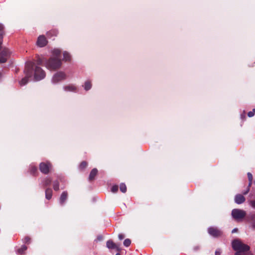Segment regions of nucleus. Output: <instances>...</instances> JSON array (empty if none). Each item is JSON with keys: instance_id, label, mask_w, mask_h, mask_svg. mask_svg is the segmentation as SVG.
Listing matches in <instances>:
<instances>
[{"instance_id": "e433bc0d", "label": "nucleus", "mask_w": 255, "mask_h": 255, "mask_svg": "<svg viewBox=\"0 0 255 255\" xmlns=\"http://www.w3.org/2000/svg\"><path fill=\"white\" fill-rule=\"evenodd\" d=\"M250 190L249 187H248L247 190L243 192V194L244 195H247L249 192Z\"/></svg>"}, {"instance_id": "b1692460", "label": "nucleus", "mask_w": 255, "mask_h": 255, "mask_svg": "<svg viewBox=\"0 0 255 255\" xmlns=\"http://www.w3.org/2000/svg\"><path fill=\"white\" fill-rule=\"evenodd\" d=\"M53 187L55 191H58L59 189V183L58 180H55L53 182Z\"/></svg>"}, {"instance_id": "37998d69", "label": "nucleus", "mask_w": 255, "mask_h": 255, "mask_svg": "<svg viewBox=\"0 0 255 255\" xmlns=\"http://www.w3.org/2000/svg\"><path fill=\"white\" fill-rule=\"evenodd\" d=\"M252 184V181H249L248 187H249L250 188V186H251Z\"/></svg>"}, {"instance_id": "6e6552de", "label": "nucleus", "mask_w": 255, "mask_h": 255, "mask_svg": "<svg viewBox=\"0 0 255 255\" xmlns=\"http://www.w3.org/2000/svg\"><path fill=\"white\" fill-rule=\"evenodd\" d=\"M208 233L214 238H218L222 235V232L221 230L216 227H211L208 229Z\"/></svg>"}, {"instance_id": "f704fd0d", "label": "nucleus", "mask_w": 255, "mask_h": 255, "mask_svg": "<svg viewBox=\"0 0 255 255\" xmlns=\"http://www.w3.org/2000/svg\"><path fill=\"white\" fill-rule=\"evenodd\" d=\"M2 33L0 34V50H1V49L2 48L1 47L2 42H3V37H2Z\"/></svg>"}, {"instance_id": "a878e982", "label": "nucleus", "mask_w": 255, "mask_h": 255, "mask_svg": "<svg viewBox=\"0 0 255 255\" xmlns=\"http://www.w3.org/2000/svg\"><path fill=\"white\" fill-rule=\"evenodd\" d=\"M120 189L121 192L125 193L127 191V186L125 184L121 183L120 185Z\"/></svg>"}, {"instance_id": "9d476101", "label": "nucleus", "mask_w": 255, "mask_h": 255, "mask_svg": "<svg viewBox=\"0 0 255 255\" xmlns=\"http://www.w3.org/2000/svg\"><path fill=\"white\" fill-rule=\"evenodd\" d=\"M47 42L48 41L45 36L41 35L38 37L36 43L39 47H42L46 45Z\"/></svg>"}, {"instance_id": "ddd939ff", "label": "nucleus", "mask_w": 255, "mask_h": 255, "mask_svg": "<svg viewBox=\"0 0 255 255\" xmlns=\"http://www.w3.org/2000/svg\"><path fill=\"white\" fill-rule=\"evenodd\" d=\"M58 33V30L56 29H52L46 33V36L49 38H51L53 37L57 36Z\"/></svg>"}, {"instance_id": "423d86ee", "label": "nucleus", "mask_w": 255, "mask_h": 255, "mask_svg": "<svg viewBox=\"0 0 255 255\" xmlns=\"http://www.w3.org/2000/svg\"><path fill=\"white\" fill-rule=\"evenodd\" d=\"M11 51L6 47H2L0 51V63H4L10 58Z\"/></svg>"}, {"instance_id": "a211bd4d", "label": "nucleus", "mask_w": 255, "mask_h": 255, "mask_svg": "<svg viewBox=\"0 0 255 255\" xmlns=\"http://www.w3.org/2000/svg\"><path fill=\"white\" fill-rule=\"evenodd\" d=\"M27 248L26 246L23 245L20 248L18 249L17 251V254L19 255L24 254L25 251L27 250Z\"/></svg>"}, {"instance_id": "2f4dec72", "label": "nucleus", "mask_w": 255, "mask_h": 255, "mask_svg": "<svg viewBox=\"0 0 255 255\" xmlns=\"http://www.w3.org/2000/svg\"><path fill=\"white\" fill-rule=\"evenodd\" d=\"M250 205L254 209H255V200H251L249 201Z\"/></svg>"}, {"instance_id": "412c9836", "label": "nucleus", "mask_w": 255, "mask_h": 255, "mask_svg": "<svg viewBox=\"0 0 255 255\" xmlns=\"http://www.w3.org/2000/svg\"><path fill=\"white\" fill-rule=\"evenodd\" d=\"M84 89L85 90L88 91L91 88L92 83L89 80H87L85 82L84 84Z\"/></svg>"}, {"instance_id": "c756f323", "label": "nucleus", "mask_w": 255, "mask_h": 255, "mask_svg": "<svg viewBox=\"0 0 255 255\" xmlns=\"http://www.w3.org/2000/svg\"><path fill=\"white\" fill-rule=\"evenodd\" d=\"M119 189L118 186L114 185L111 188V191L113 193H116L118 191Z\"/></svg>"}, {"instance_id": "f03ea898", "label": "nucleus", "mask_w": 255, "mask_h": 255, "mask_svg": "<svg viewBox=\"0 0 255 255\" xmlns=\"http://www.w3.org/2000/svg\"><path fill=\"white\" fill-rule=\"evenodd\" d=\"M233 249L237 251L235 255H242V253L249 251L250 247L238 240H235L232 243Z\"/></svg>"}, {"instance_id": "6ab92c4d", "label": "nucleus", "mask_w": 255, "mask_h": 255, "mask_svg": "<svg viewBox=\"0 0 255 255\" xmlns=\"http://www.w3.org/2000/svg\"><path fill=\"white\" fill-rule=\"evenodd\" d=\"M53 55L55 56L54 58L60 59L61 51L59 49H54L52 51Z\"/></svg>"}, {"instance_id": "2eb2a0df", "label": "nucleus", "mask_w": 255, "mask_h": 255, "mask_svg": "<svg viewBox=\"0 0 255 255\" xmlns=\"http://www.w3.org/2000/svg\"><path fill=\"white\" fill-rule=\"evenodd\" d=\"M68 197V193L67 191H64L61 194L60 199L59 202L60 204L63 205L66 200H67Z\"/></svg>"}, {"instance_id": "f257e3e1", "label": "nucleus", "mask_w": 255, "mask_h": 255, "mask_svg": "<svg viewBox=\"0 0 255 255\" xmlns=\"http://www.w3.org/2000/svg\"><path fill=\"white\" fill-rule=\"evenodd\" d=\"M34 66V62L32 61H28L26 63L24 72L25 74V77L22 79L19 82L20 85H24L28 82L29 78L33 76V67Z\"/></svg>"}, {"instance_id": "c85d7f7f", "label": "nucleus", "mask_w": 255, "mask_h": 255, "mask_svg": "<svg viewBox=\"0 0 255 255\" xmlns=\"http://www.w3.org/2000/svg\"><path fill=\"white\" fill-rule=\"evenodd\" d=\"M130 244H131V241L128 239H126L124 242V246L127 247L129 246Z\"/></svg>"}, {"instance_id": "7c9ffc66", "label": "nucleus", "mask_w": 255, "mask_h": 255, "mask_svg": "<svg viewBox=\"0 0 255 255\" xmlns=\"http://www.w3.org/2000/svg\"><path fill=\"white\" fill-rule=\"evenodd\" d=\"M255 114V109H253L252 111H250L248 113V116L249 117H252Z\"/></svg>"}, {"instance_id": "c03bdc74", "label": "nucleus", "mask_w": 255, "mask_h": 255, "mask_svg": "<svg viewBox=\"0 0 255 255\" xmlns=\"http://www.w3.org/2000/svg\"><path fill=\"white\" fill-rule=\"evenodd\" d=\"M116 255H121L120 253H117Z\"/></svg>"}, {"instance_id": "f3484780", "label": "nucleus", "mask_w": 255, "mask_h": 255, "mask_svg": "<svg viewBox=\"0 0 255 255\" xmlns=\"http://www.w3.org/2000/svg\"><path fill=\"white\" fill-rule=\"evenodd\" d=\"M52 179L49 177L45 178L43 181V186L44 187H46L51 184Z\"/></svg>"}, {"instance_id": "0eeeda50", "label": "nucleus", "mask_w": 255, "mask_h": 255, "mask_svg": "<svg viewBox=\"0 0 255 255\" xmlns=\"http://www.w3.org/2000/svg\"><path fill=\"white\" fill-rule=\"evenodd\" d=\"M52 164L49 161L42 162L39 164V170L44 174H47L52 168Z\"/></svg>"}, {"instance_id": "39448f33", "label": "nucleus", "mask_w": 255, "mask_h": 255, "mask_svg": "<svg viewBox=\"0 0 255 255\" xmlns=\"http://www.w3.org/2000/svg\"><path fill=\"white\" fill-rule=\"evenodd\" d=\"M231 215L235 221L240 222L245 217L246 212L243 210L234 209L232 211Z\"/></svg>"}, {"instance_id": "4be33fe9", "label": "nucleus", "mask_w": 255, "mask_h": 255, "mask_svg": "<svg viewBox=\"0 0 255 255\" xmlns=\"http://www.w3.org/2000/svg\"><path fill=\"white\" fill-rule=\"evenodd\" d=\"M63 60L66 61H69L71 60V55L68 52L65 51L63 53Z\"/></svg>"}, {"instance_id": "1a4fd4ad", "label": "nucleus", "mask_w": 255, "mask_h": 255, "mask_svg": "<svg viewBox=\"0 0 255 255\" xmlns=\"http://www.w3.org/2000/svg\"><path fill=\"white\" fill-rule=\"evenodd\" d=\"M66 78V74L62 72L56 73L53 77L52 82L57 83Z\"/></svg>"}, {"instance_id": "72a5a7b5", "label": "nucleus", "mask_w": 255, "mask_h": 255, "mask_svg": "<svg viewBox=\"0 0 255 255\" xmlns=\"http://www.w3.org/2000/svg\"><path fill=\"white\" fill-rule=\"evenodd\" d=\"M250 197L252 200H255V191L251 193Z\"/></svg>"}, {"instance_id": "a19ab883", "label": "nucleus", "mask_w": 255, "mask_h": 255, "mask_svg": "<svg viewBox=\"0 0 255 255\" xmlns=\"http://www.w3.org/2000/svg\"><path fill=\"white\" fill-rule=\"evenodd\" d=\"M238 229L237 228H235V229H234L232 230V233H236V232H238Z\"/></svg>"}, {"instance_id": "ea45409f", "label": "nucleus", "mask_w": 255, "mask_h": 255, "mask_svg": "<svg viewBox=\"0 0 255 255\" xmlns=\"http://www.w3.org/2000/svg\"><path fill=\"white\" fill-rule=\"evenodd\" d=\"M252 227L253 229H255V221H254L252 222Z\"/></svg>"}, {"instance_id": "4c0bfd02", "label": "nucleus", "mask_w": 255, "mask_h": 255, "mask_svg": "<svg viewBox=\"0 0 255 255\" xmlns=\"http://www.w3.org/2000/svg\"><path fill=\"white\" fill-rule=\"evenodd\" d=\"M118 238H119V240H122L124 239L125 236L123 234H120L118 235Z\"/></svg>"}, {"instance_id": "79ce46f5", "label": "nucleus", "mask_w": 255, "mask_h": 255, "mask_svg": "<svg viewBox=\"0 0 255 255\" xmlns=\"http://www.w3.org/2000/svg\"><path fill=\"white\" fill-rule=\"evenodd\" d=\"M215 254V255H220V254H221L220 252L218 251H216Z\"/></svg>"}, {"instance_id": "9b49d317", "label": "nucleus", "mask_w": 255, "mask_h": 255, "mask_svg": "<svg viewBox=\"0 0 255 255\" xmlns=\"http://www.w3.org/2000/svg\"><path fill=\"white\" fill-rule=\"evenodd\" d=\"M106 246L109 249H115L118 252H120L121 250L119 246L114 243L111 240H109L107 242Z\"/></svg>"}, {"instance_id": "393cba45", "label": "nucleus", "mask_w": 255, "mask_h": 255, "mask_svg": "<svg viewBox=\"0 0 255 255\" xmlns=\"http://www.w3.org/2000/svg\"><path fill=\"white\" fill-rule=\"evenodd\" d=\"M64 90L66 91H74L76 90V88L72 85H69L64 87Z\"/></svg>"}, {"instance_id": "7ed1b4c3", "label": "nucleus", "mask_w": 255, "mask_h": 255, "mask_svg": "<svg viewBox=\"0 0 255 255\" xmlns=\"http://www.w3.org/2000/svg\"><path fill=\"white\" fill-rule=\"evenodd\" d=\"M61 65V61L59 58L51 57L46 63V67L48 69L52 70L59 69Z\"/></svg>"}, {"instance_id": "bb28decb", "label": "nucleus", "mask_w": 255, "mask_h": 255, "mask_svg": "<svg viewBox=\"0 0 255 255\" xmlns=\"http://www.w3.org/2000/svg\"><path fill=\"white\" fill-rule=\"evenodd\" d=\"M31 242V238L29 236H25L23 239V242L25 244H29Z\"/></svg>"}, {"instance_id": "c9c22d12", "label": "nucleus", "mask_w": 255, "mask_h": 255, "mask_svg": "<svg viewBox=\"0 0 255 255\" xmlns=\"http://www.w3.org/2000/svg\"><path fill=\"white\" fill-rule=\"evenodd\" d=\"M248 179H249V181H252L253 180V175L252 174L249 172L248 173Z\"/></svg>"}, {"instance_id": "aec40b11", "label": "nucleus", "mask_w": 255, "mask_h": 255, "mask_svg": "<svg viewBox=\"0 0 255 255\" xmlns=\"http://www.w3.org/2000/svg\"><path fill=\"white\" fill-rule=\"evenodd\" d=\"M29 172L31 174L35 175L37 172V168L35 166H31L29 168Z\"/></svg>"}, {"instance_id": "473e14b6", "label": "nucleus", "mask_w": 255, "mask_h": 255, "mask_svg": "<svg viewBox=\"0 0 255 255\" xmlns=\"http://www.w3.org/2000/svg\"><path fill=\"white\" fill-rule=\"evenodd\" d=\"M43 63L42 59L39 57L38 58L36 61V64L37 65H41Z\"/></svg>"}, {"instance_id": "cd10ccee", "label": "nucleus", "mask_w": 255, "mask_h": 255, "mask_svg": "<svg viewBox=\"0 0 255 255\" xmlns=\"http://www.w3.org/2000/svg\"><path fill=\"white\" fill-rule=\"evenodd\" d=\"M4 26L1 23H0V34H2V37H3V35L5 34V32L4 31Z\"/></svg>"}, {"instance_id": "a18cd8bd", "label": "nucleus", "mask_w": 255, "mask_h": 255, "mask_svg": "<svg viewBox=\"0 0 255 255\" xmlns=\"http://www.w3.org/2000/svg\"><path fill=\"white\" fill-rule=\"evenodd\" d=\"M249 255V254H248V255Z\"/></svg>"}, {"instance_id": "58836bf2", "label": "nucleus", "mask_w": 255, "mask_h": 255, "mask_svg": "<svg viewBox=\"0 0 255 255\" xmlns=\"http://www.w3.org/2000/svg\"><path fill=\"white\" fill-rule=\"evenodd\" d=\"M103 239V237L102 235L98 236L97 238V240L99 241H101Z\"/></svg>"}, {"instance_id": "4468645a", "label": "nucleus", "mask_w": 255, "mask_h": 255, "mask_svg": "<svg viewBox=\"0 0 255 255\" xmlns=\"http://www.w3.org/2000/svg\"><path fill=\"white\" fill-rule=\"evenodd\" d=\"M98 171L97 168H93L89 175V180L92 181L95 179V177L97 175Z\"/></svg>"}, {"instance_id": "f8f14e48", "label": "nucleus", "mask_w": 255, "mask_h": 255, "mask_svg": "<svg viewBox=\"0 0 255 255\" xmlns=\"http://www.w3.org/2000/svg\"><path fill=\"white\" fill-rule=\"evenodd\" d=\"M246 200L245 197L242 194H237L235 197V202L238 204L243 203Z\"/></svg>"}, {"instance_id": "5701e85b", "label": "nucleus", "mask_w": 255, "mask_h": 255, "mask_svg": "<svg viewBox=\"0 0 255 255\" xmlns=\"http://www.w3.org/2000/svg\"><path fill=\"white\" fill-rule=\"evenodd\" d=\"M88 166V163L85 161L81 162L79 165V169L81 170H84Z\"/></svg>"}, {"instance_id": "20e7f679", "label": "nucleus", "mask_w": 255, "mask_h": 255, "mask_svg": "<svg viewBox=\"0 0 255 255\" xmlns=\"http://www.w3.org/2000/svg\"><path fill=\"white\" fill-rule=\"evenodd\" d=\"M33 75L35 80L39 81L43 79L46 76V73L41 68L35 65L33 67Z\"/></svg>"}, {"instance_id": "dca6fc26", "label": "nucleus", "mask_w": 255, "mask_h": 255, "mask_svg": "<svg viewBox=\"0 0 255 255\" xmlns=\"http://www.w3.org/2000/svg\"><path fill=\"white\" fill-rule=\"evenodd\" d=\"M52 190L51 188H48L45 189V198L47 200H50L52 196Z\"/></svg>"}]
</instances>
